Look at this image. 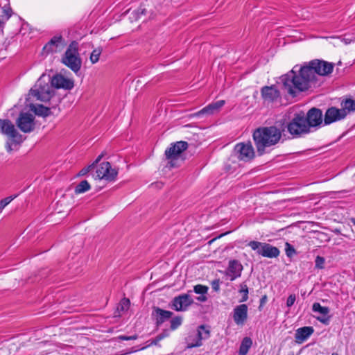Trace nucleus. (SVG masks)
<instances>
[{"mask_svg":"<svg viewBox=\"0 0 355 355\" xmlns=\"http://www.w3.org/2000/svg\"><path fill=\"white\" fill-rule=\"evenodd\" d=\"M335 64L322 59H314L301 65L296 64L281 76L278 85L284 89H312L320 87L332 73Z\"/></svg>","mask_w":355,"mask_h":355,"instance_id":"nucleus-1","label":"nucleus"},{"mask_svg":"<svg viewBox=\"0 0 355 355\" xmlns=\"http://www.w3.org/2000/svg\"><path fill=\"white\" fill-rule=\"evenodd\" d=\"M253 140L259 156L267 153L266 149L276 145L282 137V132L275 126L260 127L252 135Z\"/></svg>","mask_w":355,"mask_h":355,"instance_id":"nucleus-2","label":"nucleus"},{"mask_svg":"<svg viewBox=\"0 0 355 355\" xmlns=\"http://www.w3.org/2000/svg\"><path fill=\"white\" fill-rule=\"evenodd\" d=\"M49 84L52 89H73L74 81L73 79L66 77L62 74L57 73L52 77L49 75L42 74L35 85V89H50Z\"/></svg>","mask_w":355,"mask_h":355,"instance_id":"nucleus-3","label":"nucleus"},{"mask_svg":"<svg viewBox=\"0 0 355 355\" xmlns=\"http://www.w3.org/2000/svg\"><path fill=\"white\" fill-rule=\"evenodd\" d=\"M287 130L293 138H300L312 130L309 128L304 112L296 113L287 124Z\"/></svg>","mask_w":355,"mask_h":355,"instance_id":"nucleus-4","label":"nucleus"},{"mask_svg":"<svg viewBox=\"0 0 355 355\" xmlns=\"http://www.w3.org/2000/svg\"><path fill=\"white\" fill-rule=\"evenodd\" d=\"M62 62L76 73L80 70L82 62L79 57L77 42L73 41L69 44L62 58Z\"/></svg>","mask_w":355,"mask_h":355,"instance_id":"nucleus-5","label":"nucleus"},{"mask_svg":"<svg viewBox=\"0 0 355 355\" xmlns=\"http://www.w3.org/2000/svg\"><path fill=\"white\" fill-rule=\"evenodd\" d=\"M189 147L187 141H180L171 144V146L165 150L166 159L168 161V164L171 168L179 166L178 160L181 154Z\"/></svg>","mask_w":355,"mask_h":355,"instance_id":"nucleus-6","label":"nucleus"},{"mask_svg":"<svg viewBox=\"0 0 355 355\" xmlns=\"http://www.w3.org/2000/svg\"><path fill=\"white\" fill-rule=\"evenodd\" d=\"M257 254L270 259L277 258L280 254V250L275 246L267 243L252 241L248 244Z\"/></svg>","mask_w":355,"mask_h":355,"instance_id":"nucleus-7","label":"nucleus"},{"mask_svg":"<svg viewBox=\"0 0 355 355\" xmlns=\"http://www.w3.org/2000/svg\"><path fill=\"white\" fill-rule=\"evenodd\" d=\"M210 337V331L207 327L200 325L198 330L191 333L187 338V344L188 348L200 347L202 345V340H207Z\"/></svg>","mask_w":355,"mask_h":355,"instance_id":"nucleus-8","label":"nucleus"},{"mask_svg":"<svg viewBox=\"0 0 355 355\" xmlns=\"http://www.w3.org/2000/svg\"><path fill=\"white\" fill-rule=\"evenodd\" d=\"M15 123L18 128L24 133H30L35 128V116L31 113L20 112Z\"/></svg>","mask_w":355,"mask_h":355,"instance_id":"nucleus-9","label":"nucleus"},{"mask_svg":"<svg viewBox=\"0 0 355 355\" xmlns=\"http://www.w3.org/2000/svg\"><path fill=\"white\" fill-rule=\"evenodd\" d=\"M0 131L2 134L10 137L15 143L20 144L23 141L22 135L9 119H0Z\"/></svg>","mask_w":355,"mask_h":355,"instance_id":"nucleus-10","label":"nucleus"},{"mask_svg":"<svg viewBox=\"0 0 355 355\" xmlns=\"http://www.w3.org/2000/svg\"><path fill=\"white\" fill-rule=\"evenodd\" d=\"M117 175L118 171L116 168H112L110 162H105L97 167L94 176L99 180L104 179L111 182L116 180Z\"/></svg>","mask_w":355,"mask_h":355,"instance_id":"nucleus-11","label":"nucleus"},{"mask_svg":"<svg viewBox=\"0 0 355 355\" xmlns=\"http://www.w3.org/2000/svg\"><path fill=\"white\" fill-rule=\"evenodd\" d=\"M306 123L311 130L312 128H318L324 125L323 114L320 109L311 107L305 115Z\"/></svg>","mask_w":355,"mask_h":355,"instance_id":"nucleus-12","label":"nucleus"},{"mask_svg":"<svg viewBox=\"0 0 355 355\" xmlns=\"http://www.w3.org/2000/svg\"><path fill=\"white\" fill-rule=\"evenodd\" d=\"M234 151L237 155L239 159L248 162L254 157V150L250 142L239 143L234 147Z\"/></svg>","mask_w":355,"mask_h":355,"instance_id":"nucleus-13","label":"nucleus"},{"mask_svg":"<svg viewBox=\"0 0 355 355\" xmlns=\"http://www.w3.org/2000/svg\"><path fill=\"white\" fill-rule=\"evenodd\" d=\"M346 117L345 111L336 107H329L324 115V125H328L333 123L341 121Z\"/></svg>","mask_w":355,"mask_h":355,"instance_id":"nucleus-14","label":"nucleus"},{"mask_svg":"<svg viewBox=\"0 0 355 355\" xmlns=\"http://www.w3.org/2000/svg\"><path fill=\"white\" fill-rule=\"evenodd\" d=\"M64 46V39L62 35L53 37L43 47V53L46 54L60 51Z\"/></svg>","mask_w":355,"mask_h":355,"instance_id":"nucleus-15","label":"nucleus"},{"mask_svg":"<svg viewBox=\"0 0 355 355\" xmlns=\"http://www.w3.org/2000/svg\"><path fill=\"white\" fill-rule=\"evenodd\" d=\"M172 306L178 311H185L193 302L189 294L180 295L173 300Z\"/></svg>","mask_w":355,"mask_h":355,"instance_id":"nucleus-16","label":"nucleus"},{"mask_svg":"<svg viewBox=\"0 0 355 355\" xmlns=\"http://www.w3.org/2000/svg\"><path fill=\"white\" fill-rule=\"evenodd\" d=\"M248 308L245 304L236 306L233 310V320L237 325H243L248 319Z\"/></svg>","mask_w":355,"mask_h":355,"instance_id":"nucleus-17","label":"nucleus"},{"mask_svg":"<svg viewBox=\"0 0 355 355\" xmlns=\"http://www.w3.org/2000/svg\"><path fill=\"white\" fill-rule=\"evenodd\" d=\"M152 315L155 318L156 327H159L165 321L171 318L173 313L170 311L164 310L159 307L154 306Z\"/></svg>","mask_w":355,"mask_h":355,"instance_id":"nucleus-18","label":"nucleus"},{"mask_svg":"<svg viewBox=\"0 0 355 355\" xmlns=\"http://www.w3.org/2000/svg\"><path fill=\"white\" fill-rule=\"evenodd\" d=\"M243 270V266L238 260H230L227 270V275L233 281L239 277Z\"/></svg>","mask_w":355,"mask_h":355,"instance_id":"nucleus-19","label":"nucleus"},{"mask_svg":"<svg viewBox=\"0 0 355 355\" xmlns=\"http://www.w3.org/2000/svg\"><path fill=\"white\" fill-rule=\"evenodd\" d=\"M225 101L224 100H220L216 102H213L199 112L195 114L196 116H200L202 114L211 115L217 113L220 111L221 107L225 105Z\"/></svg>","mask_w":355,"mask_h":355,"instance_id":"nucleus-20","label":"nucleus"},{"mask_svg":"<svg viewBox=\"0 0 355 355\" xmlns=\"http://www.w3.org/2000/svg\"><path fill=\"white\" fill-rule=\"evenodd\" d=\"M313 312H318L321 314V316L316 317V319L324 324H328L330 320V316L328 315L329 309L327 306H322L319 302L313 303L312 306Z\"/></svg>","mask_w":355,"mask_h":355,"instance_id":"nucleus-21","label":"nucleus"},{"mask_svg":"<svg viewBox=\"0 0 355 355\" xmlns=\"http://www.w3.org/2000/svg\"><path fill=\"white\" fill-rule=\"evenodd\" d=\"M314 332L311 326L303 327L297 329L295 334V341L297 344H302Z\"/></svg>","mask_w":355,"mask_h":355,"instance_id":"nucleus-22","label":"nucleus"},{"mask_svg":"<svg viewBox=\"0 0 355 355\" xmlns=\"http://www.w3.org/2000/svg\"><path fill=\"white\" fill-rule=\"evenodd\" d=\"M31 95L41 101H49L54 95L55 90H30Z\"/></svg>","mask_w":355,"mask_h":355,"instance_id":"nucleus-23","label":"nucleus"},{"mask_svg":"<svg viewBox=\"0 0 355 355\" xmlns=\"http://www.w3.org/2000/svg\"><path fill=\"white\" fill-rule=\"evenodd\" d=\"M30 110L35 115L46 117L51 114L50 108L40 104H30Z\"/></svg>","mask_w":355,"mask_h":355,"instance_id":"nucleus-24","label":"nucleus"},{"mask_svg":"<svg viewBox=\"0 0 355 355\" xmlns=\"http://www.w3.org/2000/svg\"><path fill=\"white\" fill-rule=\"evenodd\" d=\"M261 96L263 100L270 103L279 96V90H261Z\"/></svg>","mask_w":355,"mask_h":355,"instance_id":"nucleus-25","label":"nucleus"},{"mask_svg":"<svg viewBox=\"0 0 355 355\" xmlns=\"http://www.w3.org/2000/svg\"><path fill=\"white\" fill-rule=\"evenodd\" d=\"M340 110L345 111L347 116L350 112L355 111V100L347 98L343 101Z\"/></svg>","mask_w":355,"mask_h":355,"instance_id":"nucleus-26","label":"nucleus"},{"mask_svg":"<svg viewBox=\"0 0 355 355\" xmlns=\"http://www.w3.org/2000/svg\"><path fill=\"white\" fill-rule=\"evenodd\" d=\"M11 16L12 10L10 6H0V27H2Z\"/></svg>","mask_w":355,"mask_h":355,"instance_id":"nucleus-27","label":"nucleus"},{"mask_svg":"<svg viewBox=\"0 0 355 355\" xmlns=\"http://www.w3.org/2000/svg\"><path fill=\"white\" fill-rule=\"evenodd\" d=\"M252 345V339L249 337H245L243 339L239 347V354L246 355L247 353L248 352L249 349L251 347Z\"/></svg>","mask_w":355,"mask_h":355,"instance_id":"nucleus-28","label":"nucleus"},{"mask_svg":"<svg viewBox=\"0 0 355 355\" xmlns=\"http://www.w3.org/2000/svg\"><path fill=\"white\" fill-rule=\"evenodd\" d=\"M103 156H104L103 153H101V155H99L98 156V157L96 159V160L92 164L89 165L87 167L82 168L78 172V176L85 175L87 173H88L92 170H93L96 167V164L101 160V159L103 157Z\"/></svg>","mask_w":355,"mask_h":355,"instance_id":"nucleus-29","label":"nucleus"},{"mask_svg":"<svg viewBox=\"0 0 355 355\" xmlns=\"http://www.w3.org/2000/svg\"><path fill=\"white\" fill-rule=\"evenodd\" d=\"M91 187L87 180H83L75 187L74 192L76 194L85 193L90 189Z\"/></svg>","mask_w":355,"mask_h":355,"instance_id":"nucleus-30","label":"nucleus"},{"mask_svg":"<svg viewBox=\"0 0 355 355\" xmlns=\"http://www.w3.org/2000/svg\"><path fill=\"white\" fill-rule=\"evenodd\" d=\"M239 287V293L242 295V297L240 299L239 302H245L248 299V287L245 282L241 283Z\"/></svg>","mask_w":355,"mask_h":355,"instance_id":"nucleus-31","label":"nucleus"},{"mask_svg":"<svg viewBox=\"0 0 355 355\" xmlns=\"http://www.w3.org/2000/svg\"><path fill=\"white\" fill-rule=\"evenodd\" d=\"M130 301L128 298H123L118 307H117V310L119 311H127L129 307H130Z\"/></svg>","mask_w":355,"mask_h":355,"instance_id":"nucleus-32","label":"nucleus"},{"mask_svg":"<svg viewBox=\"0 0 355 355\" xmlns=\"http://www.w3.org/2000/svg\"><path fill=\"white\" fill-rule=\"evenodd\" d=\"M285 252L286 256L289 258H292L295 254H297V252L294 247L288 242H286L285 243Z\"/></svg>","mask_w":355,"mask_h":355,"instance_id":"nucleus-33","label":"nucleus"},{"mask_svg":"<svg viewBox=\"0 0 355 355\" xmlns=\"http://www.w3.org/2000/svg\"><path fill=\"white\" fill-rule=\"evenodd\" d=\"M101 52H102V50L101 49H95L93 50V51L92 52L91 55H90V61L94 64V63H96L98 60H99V57L101 54Z\"/></svg>","mask_w":355,"mask_h":355,"instance_id":"nucleus-34","label":"nucleus"},{"mask_svg":"<svg viewBox=\"0 0 355 355\" xmlns=\"http://www.w3.org/2000/svg\"><path fill=\"white\" fill-rule=\"evenodd\" d=\"M182 322V318L180 316L175 317L171 320L170 328L171 330H175L178 328Z\"/></svg>","mask_w":355,"mask_h":355,"instance_id":"nucleus-35","label":"nucleus"},{"mask_svg":"<svg viewBox=\"0 0 355 355\" xmlns=\"http://www.w3.org/2000/svg\"><path fill=\"white\" fill-rule=\"evenodd\" d=\"M193 291L197 294H206L208 291V287L204 285L198 284L193 288Z\"/></svg>","mask_w":355,"mask_h":355,"instance_id":"nucleus-36","label":"nucleus"},{"mask_svg":"<svg viewBox=\"0 0 355 355\" xmlns=\"http://www.w3.org/2000/svg\"><path fill=\"white\" fill-rule=\"evenodd\" d=\"M15 196H9L7 198H5L2 199L0 201V213L2 211V210L4 209V207L8 205L14 198Z\"/></svg>","mask_w":355,"mask_h":355,"instance_id":"nucleus-37","label":"nucleus"},{"mask_svg":"<svg viewBox=\"0 0 355 355\" xmlns=\"http://www.w3.org/2000/svg\"><path fill=\"white\" fill-rule=\"evenodd\" d=\"M315 267L320 269L324 268V259L322 257L317 256L315 260Z\"/></svg>","mask_w":355,"mask_h":355,"instance_id":"nucleus-38","label":"nucleus"},{"mask_svg":"<svg viewBox=\"0 0 355 355\" xmlns=\"http://www.w3.org/2000/svg\"><path fill=\"white\" fill-rule=\"evenodd\" d=\"M296 300V295L295 294H291L288 296L286 300V306L290 308L291 307Z\"/></svg>","mask_w":355,"mask_h":355,"instance_id":"nucleus-39","label":"nucleus"},{"mask_svg":"<svg viewBox=\"0 0 355 355\" xmlns=\"http://www.w3.org/2000/svg\"><path fill=\"white\" fill-rule=\"evenodd\" d=\"M160 340L158 339V338L156 336L154 339L148 341L147 343H149L146 346L141 348V349H144L148 347H150L151 345H159V342Z\"/></svg>","mask_w":355,"mask_h":355,"instance_id":"nucleus-40","label":"nucleus"},{"mask_svg":"<svg viewBox=\"0 0 355 355\" xmlns=\"http://www.w3.org/2000/svg\"><path fill=\"white\" fill-rule=\"evenodd\" d=\"M118 338L121 340H136L138 338V336H137V335L135 334V335H133L131 336H119Z\"/></svg>","mask_w":355,"mask_h":355,"instance_id":"nucleus-41","label":"nucleus"},{"mask_svg":"<svg viewBox=\"0 0 355 355\" xmlns=\"http://www.w3.org/2000/svg\"><path fill=\"white\" fill-rule=\"evenodd\" d=\"M211 287L215 291H218L220 289V280L215 279L211 282Z\"/></svg>","mask_w":355,"mask_h":355,"instance_id":"nucleus-42","label":"nucleus"},{"mask_svg":"<svg viewBox=\"0 0 355 355\" xmlns=\"http://www.w3.org/2000/svg\"><path fill=\"white\" fill-rule=\"evenodd\" d=\"M169 336V332L168 329H164L161 334L157 336L159 340Z\"/></svg>","mask_w":355,"mask_h":355,"instance_id":"nucleus-43","label":"nucleus"},{"mask_svg":"<svg viewBox=\"0 0 355 355\" xmlns=\"http://www.w3.org/2000/svg\"><path fill=\"white\" fill-rule=\"evenodd\" d=\"M267 296L265 295L263 296H262V297L261 298L260 300V306H259V308L263 306L267 301Z\"/></svg>","mask_w":355,"mask_h":355,"instance_id":"nucleus-44","label":"nucleus"},{"mask_svg":"<svg viewBox=\"0 0 355 355\" xmlns=\"http://www.w3.org/2000/svg\"><path fill=\"white\" fill-rule=\"evenodd\" d=\"M137 12L140 15H146V10L145 8H139L138 10H137Z\"/></svg>","mask_w":355,"mask_h":355,"instance_id":"nucleus-45","label":"nucleus"},{"mask_svg":"<svg viewBox=\"0 0 355 355\" xmlns=\"http://www.w3.org/2000/svg\"><path fill=\"white\" fill-rule=\"evenodd\" d=\"M303 90H293V89H291V90H288V92L292 96H295L296 95V93L297 92H302Z\"/></svg>","mask_w":355,"mask_h":355,"instance_id":"nucleus-46","label":"nucleus"},{"mask_svg":"<svg viewBox=\"0 0 355 355\" xmlns=\"http://www.w3.org/2000/svg\"><path fill=\"white\" fill-rule=\"evenodd\" d=\"M261 89H276V86L272 85H270V86H263Z\"/></svg>","mask_w":355,"mask_h":355,"instance_id":"nucleus-47","label":"nucleus"},{"mask_svg":"<svg viewBox=\"0 0 355 355\" xmlns=\"http://www.w3.org/2000/svg\"><path fill=\"white\" fill-rule=\"evenodd\" d=\"M198 300H200V301H201V302H205V301H206V300H207V297H206V296H205V295H202V296H200V297H198Z\"/></svg>","mask_w":355,"mask_h":355,"instance_id":"nucleus-48","label":"nucleus"},{"mask_svg":"<svg viewBox=\"0 0 355 355\" xmlns=\"http://www.w3.org/2000/svg\"><path fill=\"white\" fill-rule=\"evenodd\" d=\"M139 83V80H133V87H138V85L137 84H138Z\"/></svg>","mask_w":355,"mask_h":355,"instance_id":"nucleus-49","label":"nucleus"},{"mask_svg":"<svg viewBox=\"0 0 355 355\" xmlns=\"http://www.w3.org/2000/svg\"><path fill=\"white\" fill-rule=\"evenodd\" d=\"M12 150V148L11 146L8 144V145L7 146V151L10 153V152H11Z\"/></svg>","mask_w":355,"mask_h":355,"instance_id":"nucleus-50","label":"nucleus"},{"mask_svg":"<svg viewBox=\"0 0 355 355\" xmlns=\"http://www.w3.org/2000/svg\"><path fill=\"white\" fill-rule=\"evenodd\" d=\"M350 42H351V40H349V41L348 40L345 39V42L346 44H348V43H349Z\"/></svg>","mask_w":355,"mask_h":355,"instance_id":"nucleus-51","label":"nucleus"},{"mask_svg":"<svg viewBox=\"0 0 355 355\" xmlns=\"http://www.w3.org/2000/svg\"><path fill=\"white\" fill-rule=\"evenodd\" d=\"M331 355H338L337 353H332Z\"/></svg>","mask_w":355,"mask_h":355,"instance_id":"nucleus-52","label":"nucleus"},{"mask_svg":"<svg viewBox=\"0 0 355 355\" xmlns=\"http://www.w3.org/2000/svg\"><path fill=\"white\" fill-rule=\"evenodd\" d=\"M340 64H341V62H340H340H338V65H340Z\"/></svg>","mask_w":355,"mask_h":355,"instance_id":"nucleus-53","label":"nucleus"},{"mask_svg":"<svg viewBox=\"0 0 355 355\" xmlns=\"http://www.w3.org/2000/svg\"><path fill=\"white\" fill-rule=\"evenodd\" d=\"M353 223L354 225H355V220H353Z\"/></svg>","mask_w":355,"mask_h":355,"instance_id":"nucleus-54","label":"nucleus"}]
</instances>
